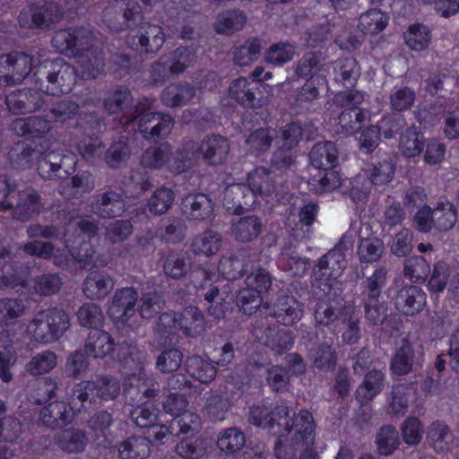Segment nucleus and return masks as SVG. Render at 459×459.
Wrapping results in <instances>:
<instances>
[{
	"instance_id": "54",
	"label": "nucleus",
	"mask_w": 459,
	"mask_h": 459,
	"mask_svg": "<svg viewBox=\"0 0 459 459\" xmlns=\"http://www.w3.org/2000/svg\"><path fill=\"white\" fill-rule=\"evenodd\" d=\"M187 226L180 217H168L162 221L161 239L167 243H179L186 236Z\"/></svg>"
},
{
	"instance_id": "36",
	"label": "nucleus",
	"mask_w": 459,
	"mask_h": 459,
	"mask_svg": "<svg viewBox=\"0 0 459 459\" xmlns=\"http://www.w3.org/2000/svg\"><path fill=\"white\" fill-rule=\"evenodd\" d=\"M113 288L111 277L100 272L88 274L83 281V293L90 299H100L106 297Z\"/></svg>"
},
{
	"instance_id": "10",
	"label": "nucleus",
	"mask_w": 459,
	"mask_h": 459,
	"mask_svg": "<svg viewBox=\"0 0 459 459\" xmlns=\"http://www.w3.org/2000/svg\"><path fill=\"white\" fill-rule=\"evenodd\" d=\"M14 195H16L15 202L10 200L4 205V210H12L13 217L15 220L25 222L36 218L45 210L41 195L33 187L18 181Z\"/></svg>"
},
{
	"instance_id": "55",
	"label": "nucleus",
	"mask_w": 459,
	"mask_h": 459,
	"mask_svg": "<svg viewBox=\"0 0 459 459\" xmlns=\"http://www.w3.org/2000/svg\"><path fill=\"white\" fill-rule=\"evenodd\" d=\"M364 318L369 326L382 325L388 317L387 303L379 299H362Z\"/></svg>"
},
{
	"instance_id": "39",
	"label": "nucleus",
	"mask_w": 459,
	"mask_h": 459,
	"mask_svg": "<svg viewBox=\"0 0 459 459\" xmlns=\"http://www.w3.org/2000/svg\"><path fill=\"white\" fill-rule=\"evenodd\" d=\"M416 390V382L393 385L388 412L393 415H403L408 408L410 392H415Z\"/></svg>"
},
{
	"instance_id": "48",
	"label": "nucleus",
	"mask_w": 459,
	"mask_h": 459,
	"mask_svg": "<svg viewBox=\"0 0 459 459\" xmlns=\"http://www.w3.org/2000/svg\"><path fill=\"white\" fill-rule=\"evenodd\" d=\"M167 59L171 75H178L196 62V55L193 48L180 47L170 52Z\"/></svg>"
},
{
	"instance_id": "28",
	"label": "nucleus",
	"mask_w": 459,
	"mask_h": 459,
	"mask_svg": "<svg viewBox=\"0 0 459 459\" xmlns=\"http://www.w3.org/2000/svg\"><path fill=\"white\" fill-rule=\"evenodd\" d=\"M342 178L340 173L333 168L315 169L310 174L308 186L316 194H323L336 190L342 186Z\"/></svg>"
},
{
	"instance_id": "44",
	"label": "nucleus",
	"mask_w": 459,
	"mask_h": 459,
	"mask_svg": "<svg viewBox=\"0 0 459 459\" xmlns=\"http://www.w3.org/2000/svg\"><path fill=\"white\" fill-rule=\"evenodd\" d=\"M187 372L203 384L212 382L217 374L213 364L200 356H192L186 360Z\"/></svg>"
},
{
	"instance_id": "59",
	"label": "nucleus",
	"mask_w": 459,
	"mask_h": 459,
	"mask_svg": "<svg viewBox=\"0 0 459 459\" xmlns=\"http://www.w3.org/2000/svg\"><path fill=\"white\" fill-rule=\"evenodd\" d=\"M295 47L288 41L272 44L264 53V59L273 65H282L290 62L295 56Z\"/></svg>"
},
{
	"instance_id": "9",
	"label": "nucleus",
	"mask_w": 459,
	"mask_h": 459,
	"mask_svg": "<svg viewBox=\"0 0 459 459\" xmlns=\"http://www.w3.org/2000/svg\"><path fill=\"white\" fill-rule=\"evenodd\" d=\"M138 118V131L146 140H157L170 134L175 125L174 118L169 114L151 111L147 100L142 101L135 114Z\"/></svg>"
},
{
	"instance_id": "57",
	"label": "nucleus",
	"mask_w": 459,
	"mask_h": 459,
	"mask_svg": "<svg viewBox=\"0 0 459 459\" xmlns=\"http://www.w3.org/2000/svg\"><path fill=\"white\" fill-rule=\"evenodd\" d=\"M10 61V68L14 83L22 82L31 72L33 58L23 52H13L7 54Z\"/></svg>"
},
{
	"instance_id": "53",
	"label": "nucleus",
	"mask_w": 459,
	"mask_h": 459,
	"mask_svg": "<svg viewBox=\"0 0 459 459\" xmlns=\"http://www.w3.org/2000/svg\"><path fill=\"white\" fill-rule=\"evenodd\" d=\"M276 407L272 410L270 407L257 404L249 409L248 422L260 428L273 430L275 425L278 426V415Z\"/></svg>"
},
{
	"instance_id": "60",
	"label": "nucleus",
	"mask_w": 459,
	"mask_h": 459,
	"mask_svg": "<svg viewBox=\"0 0 459 459\" xmlns=\"http://www.w3.org/2000/svg\"><path fill=\"white\" fill-rule=\"evenodd\" d=\"M428 438L437 452H446L450 448L452 435L448 426L442 421L437 420L431 424Z\"/></svg>"
},
{
	"instance_id": "50",
	"label": "nucleus",
	"mask_w": 459,
	"mask_h": 459,
	"mask_svg": "<svg viewBox=\"0 0 459 459\" xmlns=\"http://www.w3.org/2000/svg\"><path fill=\"white\" fill-rule=\"evenodd\" d=\"M247 22L244 13L238 10H230L221 13L216 21L215 30L220 34H233L243 29Z\"/></svg>"
},
{
	"instance_id": "26",
	"label": "nucleus",
	"mask_w": 459,
	"mask_h": 459,
	"mask_svg": "<svg viewBox=\"0 0 459 459\" xmlns=\"http://www.w3.org/2000/svg\"><path fill=\"white\" fill-rule=\"evenodd\" d=\"M141 102L134 103L131 91L127 88L117 89V122L128 129L130 126L134 131L135 114Z\"/></svg>"
},
{
	"instance_id": "61",
	"label": "nucleus",
	"mask_w": 459,
	"mask_h": 459,
	"mask_svg": "<svg viewBox=\"0 0 459 459\" xmlns=\"http://www.w3.org/2000/svg\"><path fill=\"white\" fill-rule=\"evenodd\" d=\"M246 443L244 433L237 428H229L218 437L217 446L227 455L238 452Z\"/></svg>"
},
{
	"instance_id": "30",
	"label": "nucleus",
	"mask_w": 459,
	"mask_h": 459,
	"mask_svg": "<svg viewBox=\"0 0 459 459\" xmlns=\"http://www.w3.org/2000/svg\"><path fill=\"white\" fill-rule=\"evenodd\" d=\"M114 350L112 335L104 330H91L84 343L85 352L95 358H104L111 354Z\"/></svg>"
},
{
	"instance_id": "27",
	"label": "nucleus",
	"mask_w": 459,
	"mask_h": 459,
	"mask_svg": "<svg viewBox=\"0 0 459 459\" xmlns=\"http://www.w3.org/2000/svg\"><path fill=\"white\" fill-rule=\"evenodd\" d=\"M152 187V177L146 171L130 170L121 180L123 195L129 198H138Z\"/></svg>"
},
{
	"instance_id": "18",
	"label": "nucleus",
	"mask_w": 459,
	"mask_h": 459,
	"mask_svg": "<svg viewBox=\"0 0 459 459\" xmlns=\"http://www.w3.org/2000/svg\"><path fill=\"white\" fill-rule=\"evenodd\" d=\"M229 92L230 97L243 107L249 108L262 107V92L255 82H249L247 78H238L231 82Z\"/></svg>"
},
{
	"instance_id": "14",
	"label": "nucleus",
	"mask_w": 459,
	"mask_h": 459,
	"mask_svg": "<svg viewBox=\"0 0 459 459\" xmlns=\"http://www.w3.org/2000/svg\"><path fill=\"white\" fill-rule=\"evenodd\" d=\"M222 204L228 212L242 214L255 204V195L247 185L233 184L224 189Z\"/></svg>"
},
{
	"instance_id": "47",
	"label": "nucleus",
	"mask_w": 459,
	"mask_h": 459,
	"mask_svg": "<svg viewBox=\"0 0 459 459\" xmlns=\"http://www.w3.org/2000/svg\"><path fill=\"white\" fill-rule=\"evenodd\" d=\"M263 48L261 39L257 38L248 39L243 45L233 50V60L239 66L249 65L260 56Z\"/></svg>"
},
{
	"instance_id": "3",
	"label": "nucleus",
	"mask_w": 459,
	"mask_h": 459,
	"mask_svg": "<svg viewBox=\"0 0 459 459\" xmlns=\"http://www.w3.org/2000/svg\"><path fill=\"white\" fill-rule=\"evenodd\" d=\"M68 315L59 308L38 312L28 325V332L33 339L41 343L57 341L69 328Z\"/></svg>"
},
{
	"instance_id": "40",
	"label": "nucleus",
	"mask_w": 459,
	"mask_h": 459,
	"mask_svg": "<svg viewBox=\"0 0 459 459\" xmlns=\"http://www.w3.org/2000/svg\"><path fill=\"white\" fill-rule=\"evenodd\" d=\"M138 299V294L134 288H122L117 291V324L121 322L125 324L130 317L135 314V304Z\"/></svg>"
},
{
	"instance_id": "51",
	"label": "nucleus",
	"mask_w": 459,
	"mask_h": 459,
	"mask_svg": "<svg viewBox=\"0 0 459 459\" xmlns=\"http://www.w3.org/2000/svg\"><path fill=\"white\" fill-rule=\"evenodd\" d=\"M377 453L381 455H392L400 445L398 430L392 425L382 427L376 435Z\"/></svg>"
},
{
	"instance_id": "46",
	"label": "nucleus",
	"mask_w": 459,
	"mask_h": 459,
	"mask_svg": "<svg viewBox=\"0 0 459 459\" xmlns=\"http://www.w3.org/2000/svg\"><path fill=\"white\" fill-rule=\"evenodd\" d=\"M247 186L255 196L259 195H270L274 190V183L271 177V170L264 167H258L247 176Z\"/></svg>"
},
{
	"instance_id": "21",
	"label": "nucleus",
	"mask_w": 459,
	"mask_h": 459,
	"mask_svg": "<svg viewBox=\"0 0 459 459\" xmlns=\"http://www.w3.org/2000/svg\"><path fill=\"white\" fill-rule=\"evenodd\" d=\"M394 304L400 312L413 316L423 309L426 304V294L417 286H404L397 292Z\"/></svg>"
},
{
	"instance_id": "7",
	"label": "nucleus",
	"mask_w": 459,
	"mask_h": 459,
	"mask_svg": "<svg viewBox=\"0 0 459 459\" xmlns=\"http://www.w3.org/2000/svg\"><path fill=\"white\" fill-rule=\"evenodd\" d=\"M96 38L91 30L86 27H74L59 30L52 38V46L60 53L75 56L97 48Z\"/></svg>"
},
{
	"instance_id": "63",
	"label": "nucleus",
	"mask_w": 459,
	"mask_h": 459,
	"mask_svg": "<svg viewBox=\"0 0 459 459\" xmlns=\"http://www.w3.org/2000/svg\"><path fill=\"white\" fill-rule=\"evenodd\" d=\"M339 125L346 133L353 134L361 130L368 112L363 108L350 109V111H340L337 115Z\"/></svg>"
},
{
	"instance_id": "43",
	"label": "nucleus",
	"mask_w": 459,
	"mask_h": 459,
	"mask_svg": "<svg viewBox=\"0 0 459 459\" xmlns=\"http://www.w3.org/2000/svg\"><path fill=\"white\" fill-rule=\"evenodd\" d=\"M276 136V130L273 128H257L250 133L246 139L248 152L258 156L267 152Z\"/></svg>"
},
{
	"instance_id": "64",
	"label": "nucleus",
	"mask_w": 459,
	"mask_h": 459,
	"mask_svg": "<svg viewBox=\"0 0 459 459\" xmlns=\"http://www.w3.org/2000/svg\"><path fill=\"white\" fill-rule=\"evenodd\" d=\"M56 355L50 351H45L33 356L26 364V371L31 376L48 373L56 366Z\"/></svg>"
},
{
	"instance_id": "52",
	"label": "nucleus",
	"mask_w": 459,
	"mask_h": 459,
	"mask_svg": "<svg viewBox=\"0 0 459 459\" xmlns=\"http://www.w3.org/2000/svg\"><path fill=\"white\" fill-rule=\"evenodd\" d=\"M385 252V245L377 237L362 238L357 255L361 263L377 262Z\"/></svg>"
},
{
	"instance_id": "19",
	"label": "nucleus",
	"mask_w": 459,
	"mask_h": 459,
	"mask_svg": "<svg viewBox=\"0 0 459 459\" xmlns=\"http://www.w3.org/2000/svg\"><path fill=\"white\" fill-rule=\"evenodd\" d=\"M39 419L47 428L57 429L70 425L74 420V412L66 403L55 401L40 410Z\"/></svg>"
},
{
	"instance_id": "16",
	"label": "nucleus",
	"mask_w": 459,
	"mask_h": 459,
	"mask_svg": "<svg viewBox=\"0 0 459 459\" xmlns=\"http://www.w3.org/2000/svg\"><path fill=\"white\" fill-rule=\"evenodd\" d=\"M57 19L58 13L56 6L36 4L22 9L18 16L19 24L28 29L47 27Z\"/></svg>"
},
{
	"instance_id": "56",
	"label": "nucleus",
	"mask_w": 459,
	"mask_h": 459,
	"mask_svg": "<svg viewBox=\"0 0 459 459\" xmlns=\"http://www.w3.org/2000/svg\"><path fill=\"white\" fill-rule=\"evenodd\" d=\"M387 271L385 267L377 268L374 273L362 281V299H379L386 283Z\"/></svg>"
},
{
	"instance_id": "5",
	"label": "nucleus",
	"mask_w": 459,
	"mask_h": 459,
	"mask_svg": "<svg viewBox=\"0 0 459 459\" xmlns=\"http://www.w3.org/2000/svg\"><path fill=\"white\" fill-rule=\"evenodd\" d=\"M456 221V208L448 201L437 203L434 208L423 204L414 216L415 227L421 232H429L432 228L447 231L454 228Z\"/></svg>"
},
{
	"instance_id": "24",
	"label": "nucleus",
	"mask_w": 459,
	"mask_h": 459,
	"mask_svg": "<svg viewBox=\"0 0 459 459\" xmlns=\"http://www.w3.org/2000/svg\"><path fill=\"white\" fill-rule=\"evenodd\" d=\"M264 229L263 218L255 214L240 217L232 223L231 233L233 238L242 243H248L256 239Z\"/></svg>"
},
{
	"instance_id": "37",
	"label": "nucleus",
	"mask_w": 459,
	"mask_h": 459,
	"mask_svg": "<svg viewBox=\"0 0 459 459\" xmlns=\"http://www.w3.org/2000/svg\"><path fill=\"white\" fill-rule=\"evenodd\" d=\"M425 137L423 133L416 126L408 127L401 134L399 150L407 158L420 156L425 148Z\"/></svg>"
},
{
	"instance_id": "41",
	"label": "nucleus",
	"mask_w": 459,
	"mask_h": 459,
	"mask_svg": "<svg viewBox=\"0 0 459 459\" xmlns=\"http://www.w3.org/2000/svg\"><path fill=\"white\" fill-rule=\"evenodd\" d=\"M388 21L387 13L374 8L360 14L358 27L363 33L374 35L382 31Z\"/></svg>"
},
{
	"instance_id": "22",
	"label": "nucleus",
	"mask_w": 459,
	"mask_h": 459,
	"mask_svg": "<svg viewBox=\"0 0 459 459\" xmlns=\"http://www.w3.org/2000/svg\"><path fill=\"white\" fill-rule=\"evenodd\" d=\"M74 165V157L73 154H64L63 152H50L40 157L38 169L43 178H52L57 176L61 169L68 174Z\"/></svg>"
},
{
	"instance_id": "15",
	"label": "nucleus",
	"mask_w": 459,
	"mask_h": 459,
	"mask_svg": "<svg viewBox=\"0 0 459 459\" xmlns=\"http://www.w3.org/2000/svg\"><path fill=\"white\" fill-rule=\"evenodd\" d=\"M201 157L208 166L224 164L230 152L229 140L221 134L206 135L200 143Z\"/></svg>"
},
{
	"instance_id": "35",
	"label": "nucleus",
	"mask_w": 459,
	"mask_h": 459,
	"mask_svg": "<svg viewBox=\"0 0 459 459\" xmlns=\"http://www.w3.org/2000/svg\"><path fill=\"white\" fill-rule=\"evenodd\" d=\"M313 366L319 371H333L337 363V352L333 347V341H325L317 343L310 351Z\"/></svg>"
},
{
	"instance_id": "2",
	"label": "nucleus",
	"mask_w": 459,
	"mask_h": 459,
	"mask_svg": "<svg viewBox=\"0 0 459 459\" xmlns=\"http://www.w3.org/2000/svg\"><path fill=\"white\" fill-rule=\"evenodd\" d=\"M123 18L126 24L125 28L135 33L131 35L132 44L140 45L146 53H157L164 44V33L162 28L149 22H141L142 15L140 5L135 2H129L125 8Z\"/></svg>"
},
{
	"instance_id": "45",
	"label": "nucleus",
	"mask_w": 459,
	"mask_h": 459,
	"mask_svg": "<svg viewBox=\"0 0 459 459\" xmlns=\"http://www.w3.org/2000/svg\"><path fill=\"white\" fill-rule=\"evenodd\" d=\"M161 260L164 273L173 279H180L188 272L186 255L181 251L169 250Z\"/></svg>"
},
{
	"instance_id": "23",
	"label": "nucleus",
	"mask_w": 459,
	"mask_h": 459,
	"mask_svg": "<svg viewBox=\"0 0 459 459\" xmlns=\"http://www.w3.org/2000/svg\"><path fill=\"white\" fill-rule=\"evenodd\" d=\"M53 442L65 453L77 454L85 450L88 437L83 429L72 427L56 433L53 437Z\"/></svg>"
},
{
	"instance_id": "6",
	"label": "nucleus",
	"mask_w": 459,
	"mask_h": 459,
	"mask_svg": "<svg viewBox=\"0 0 459 459\" xmlns=\"http://www.w3.org/2000/svg\"><path fill=\"white\" fill-rule=\"evenodd\" d=\"M354 239L351 234H344L339 242L320 257L315 273L322 280L337 279L347 267V254L352 251Z\"/></svg>"
},
{
	"instance_id": "29",
	"label": "nucleus",
	"mask_w": 459,
	"mask_h": 459,
	"mask_svg": "<svg viewBox=\"0 0 459 459\" xmlns=\"http://www.w3.org/2000/svg\"><path fill=\"white\" fill-rule=\"evenodd\" d=\"M178 327L187 337H196L205 331V320L202 311L194 306L186 307L178 314Z\"/></svg>"
},
{
	"instance_id": "31",
	"label": "nucleus",
	"mask_w": 459,
	"mask_h": 459,
	"mask_svg": "<svg viewBox=\"0 0 459 459\" xmlns=\"http://www.w3.org/2000/svg\"><path fill=\"white\" fill-rule=\"evenodd\" d=\"M196 93L195 87L188 82L171 83L161 92V102L170 108L187 104Z\"/></svg>"
},
{
	"instance_id": "42",
	"label": "nucleus",
	"mask_w": 459,
	"mask_h": 459,
	"mask_svg": "<svg viewBox=\"0 0 459 459\" xmlns=\"http://www.w3.org/2000/svg\"><path fill=\"white\" fill-rule=\"evenodd\" d=\"M324 61L325 56L322 52H307L296 63L295 74L299 77L314 79V77L320 72Z\"/></svg>"
},
{
	"instance_id": "25",
	"label": "nucleus",
	"mask_w": 459,
	"mask_h": 459,
	"mask_svg": "<svg viewBox=\"0 0 459 459\" xmlns=\"http://www.w3.org/2000/svg\"><path fill=\"white\" fill-rule=\"evenodd\" d=\"M385 382V375L382 370L376 368L368 370L356 389V399L361 404L369 403L384 390Z\"/></svg>"
},
{
	"instance_id": "1",
	"label": "nucleus",
	"mask_w": 459,
	"mask_h": 459,
	"mask_svg": "<svg viewBox=\"0 0 459 459\" xmlns=\"http://www.w3.org/2000/svg\"><path fill=\"white\" fill-rule=\"evenodd\" d=\"M35 75L47 95L69 93L76 83L77 70L63 58L44 60Z\"/></svg>"
},
{
	"instance_id": "12",
	"label": "nucleus",
	"mask_w": 459,
	"mask_h": 459,
	"mask_svg": "<svg viewBox=\"0 0 459 459\" xmlns=\"http://www.w3.org/2000/svg\"><path fill=\"white\" fill-rule=\"evenodd\" d=\"M47 93L42 88L22 89L9 93L5 98L8 109L13 114L31 113L46 103Z\"/></svg>"
},
{
	"instance_id": "4",
	"label": "nucleus",
	"mask_w": 459,
	"mask_h": 459,
	"mask_svg": "<svg viewBox=\"0 0 459 459\" xmlns=\"http://www.w3.org/2000/svg\"><path fill=\"white\" fill-rule=\"evenodd\" d=\"M290 408L285 405L276 406L278 427L282 430L274 431L281 437L290 436L294 439L304 441V444L313 446L315 441L316 424L313 415L307 410H301L294 418L290 417Z\"/></svg>"
},
{
	"instance_id": "11",
	"label": "nucleus",
	"mask_w": 459,
	"mask_h": 459,
	"mask_svg": "<svg viewBox=\"0 0 459 459\" xmlns=\"http://www.w3.org/2000/svg\"><path fill=\"white\" fill-rule=\"evenodd\" d=\"M315 326L336 327L346 320L345 300L335 293H326L318 298L312 308Z\"/></svg>"
},
{
	"instance_id": "34",
	"label": "nucleus",
	"mask_w": 459,
	"mask_h": 459,
	"mask_svg": "<svg viewBox=\"0 0 459 459\" xmlns=\"http://www.w3.org/2000/svg\"><path fill=\"white\" fill-rule=\"evenodd\" d=\"M333 73L337 83L352 88L360 76V66L355 58H341L333 63Z\"/></svg>"
},
{
	"instance_id": "32",
	"label": "nucleus",
	"mask_w": 459,
	"mask_h": 459,
	"mask_svg": "<svg viewBox=\"0 0 459 459\" xmlns=\"http://www.w3.org/2000/svg\"><path fill=\"white\" fill-rule=\"evenodd\" d=\"M78 65L77 74L82 79H94L104 68L103 52L99 48L74 56Z\"/></svg>"
},
{
	"instance_id": "49",
	"label": "nucleus",
	"mask_w": 459,
	"mask_h": 459,
	"mask_svg": "<svg viewBox=\"0 0 459 459\" xmlns=\"http://www.w3.org/2000/svg\"><path fill=\"white\" fill-rule=\"evenodd\" d=\"M221 245L220 234L213 230H206L195 238L191 247L195 255L210 256L220 250Z\"/></svg>"
},
{
	"instance_id": "58",
	"label": "nucleus",
	"mask_w": 459,
	"mask_h": 459,
	"mask_svg": "<svg viewBox=\"0 0 459 459\" xmlns=\"http://www.w3.org/2000/svg\"><path fill=\"white\" fill-rule=\"evenodd\" d=\"M405 44L412 50L421 51L428 48L431 33L429 29L423 24L411 25L403 34Z\"/></svg>"
},
{
	"instance_id": "33",
	"label": "nucleus",
	"mask_w": 459,
	"mask_h": 459,
	"mask_svg": "<svg viewBox=\"0 0 459 459\" xmlns=\"http://www.w3.org/2000/svg\"><path fill=\"white\" fill-rule=\"evenodd\" d=\"M308 156L314 169L333 168L337 163L338 150L333 142H320L312 147Z\"/></svg>"
},
{
	"instance_id": "38",
	"label": "nucleus",
	"mask_w": 459,
	"mask_h": 459,
	"mask_svg": "<svg viewBox=\"0 0 459 459\" xmlns=\"http://www.w3.org/2000/svg\"><path fill=\"white\" fill-rule=\"evenodd\" d=\"M265 345L277 355L290 350L294 343V336L290 330L280 329L275 326L264 330Z\"/></svg>"
},
{
	"instance_id": "20",
	"label": "nucleus",
	"mask_w": 459,
	"mask_h": 459,
	"mask_svg": "<svg viewBox=\"0 0 459 459\" xmlns=\"http://www.w3.org/2000/svg\"><path fill=\"white\" fill-rule=\"evenodd\" d=\"M41 148H34L24 143H16L9 152L8 158L12 167L27 169L31 168L35 162L39 163L40 157L48 148V141L42 140Z\"/></svg>"
},
{
	"instance_id": "13",
	"label": "nucleus",
	"mask_w": 459,
	"mask_h": 459,
	"mask_svg": "<svg viewBox=\"0 0 459 459\" xmlns=\"http://www.w3.org/2000/svg\"><path fill=\"white\" fill-rule=\"evenodd\" d=\"M303 304L294 296H280L273 303L269 315L284 326H292L302 318Z\"/></svg>"
},
{
	"instance_id": "8",
	"label": "nucleus",
	"mask_w": 459,
	"mask_h": 459,
	"mask_svg": "<svg viewBox=\"0 0 459 459\" xmlns=\"http://www.w3.org/2000/svg\"><path fill=\"white\" fill-rule=\"evenodd\" d=\"M424 355L422 348L408 338L399 342L390 360V370L394 376L404 377L413 374L420 376L423 369Z\"/></svg>"
},
{
	"instance_id": "62",
	"label": "nucleus",
	"mask_w": 459,
	"mask_h": 459,
	"mask_svg": "<svg viewBox=\"0 0 459 459\" xmlns=\"http://www.w3.org/2000/svg\"><path fill=\"white\" fill-rule=\"evenodd\" d=\"M136 347L133 345L132 341H118L117 342V357L123 364L120 372L122 375L135 372L138 369V362L135 359Z\"/></svg>"
},
{
	"instance_id": "17",
	"label": "nucleus",
	"mask_w": 459,
	"mask_h": 459,
	"mask_svg": "<svg viewBox=\"0 0 459 459\" xmlns=\"http://www.w3.org/2000/svg\"><path fill=\"white\" fill-rule=\"evenodd\" d=\"M214 204L212 198L203 193L186 195L180 204L182 213L190 220L205 221L212 217Z\"/></svg>"
}]
</instances>
